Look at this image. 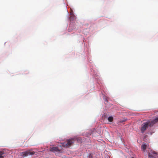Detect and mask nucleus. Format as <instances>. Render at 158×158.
Instances as JSON below:
<instances>
[{"instance_id": "obj_1", "label": "nucleus", "mask_w": 158, "mask_h": 158, "mask_svg": "<svg viewBox=\"0 0 158 158\" xmlns=\"http://www.w3.org/2000/svg\"><path fill=\"white\" fill-rule=\"evenodd\" d=\"M158 121V118H156L155 119L152 121H149L143 123L141 126V131L143 133L144 131L148 128V126L152 127L154 124Z\"/></svg>"}, {"instance_id": "obj_2", "label": "nucleus", "mask_w": 158, "mask_h": 158, "mask_svg": "<svg viewBox=\"0 0 158 158\" xmlns=\"http://www.w3.org/2000/svg\"><path fill=\"white\" fill-rule=\"evenodd\" d=\"M76 138L71 139L67 140L63 144V146L66 148H69L74 144Z\"/></svg>"}, {"instance_id": "obj_3", "label": "nucleus", "mask_w": 158, "mask_h": 158, "mask_svg": "<svg viewBox=\"0 0 158 158\" xmlns=\"http://www.w3.org/2000/svg\"><path fill=\"white\" fill-rule=\"evenodd\" d=\"M148 157L149 158H158V153L149 148L148 149Z\"/></svg>"}, {"instance_id": "obj_4", "label": "nucleus", "mask_w": 158, "mask_h": 158, "mask_svg": "<svg viewBox=\"0 0 158 158\" xmlns=\"http://www.w3.org/2000/svg\"><path fill=\"white\" fill-rule=\"evenodd\" d=\"M50 150L54 152H61L62 151V148L60 146L58 147H52L51 148Z\"/></svg>"}, {"instance_id": "obj_5", "label": "nucleus", "mask_w": 158, "mask_h": 158, "mask_svg": "<svg viewBox=\"0 0 158 158\" xmlns=\"http://www.w3.org/2000/svg\"><path fill=\"white\" fill-rule=\"evenodd\" d=\"M34 152H31L29 151L23 152L21 153V155L23 157H25L28 155H32L35 154Z\"/></svg>"}, {"instance_id": "obj_6", "label": "nucleus", "mask_w": 158, "mask_h": 158, "mask_svg": "<svg viewBox=\"0 0 158 158\" xmlns=\"http://www.w3.org/2000/svg\"><path fill=\"white\" fill-rule=\"evenodd\" d=\"M147 148V146L145 143H144L141 146L142 151H143V152H145Z\"/></svg>"}, {"instance_id": "obj_7", "label": "nucleus", "mask_w": 158, "mask_h": 158, "mask_svg": "<svg viewBox=\"0 0 158 158\" xmlns=\"http://www.w3.org/2000/svg\"><path fill=\"white\" fill-rule=\"evenodd\" d=\"M4 154V151H0V158H4L5 156Z\"/></svg>"}, {"instance_id": "obj_8", "label": "nucleus", "mask_w": 158, "mask_h": 158, "mask_svg": "<svg viewBox=\"0 0 158 158\" xmlns=\"http://www.w3.org/2000/svg\"><path fill=\"white\" fill-rule=\"evenodd\" d=\"M108 120L110 122H112L113 121V118L112 116H110L108 118Z\"/></svg>"}, {"instance_id": "obj_9", "label": "nucleus", "mask_w": 158, "mask_h": 158, "mask_svg": "<svg viewBox=\"0 0 158 158\" xmlns=\"http://www.w3.org/2000/svg\"><path fill=\"white\" fill-rule=\"evenodd\" d=\"M125 121V120H120L118 122V124H119L120 123H122Z\"/></svg>"}, {"instance_id": "obj_10", "label": "nucleus", "mask_w": 158, "mask_h": 158, "mask_svg": "<svg viewBox=\"0 0 158 158\" xmlns=\"http://www.w3.org/2000/svg\"><path fill=\"white\" fill-rule=\"evenodd\" d=\"M131 158H134V157H132Z\"/></svg>"}]
</instances>
